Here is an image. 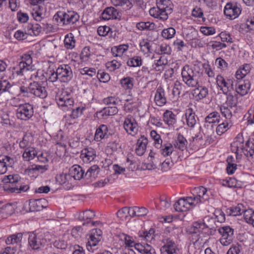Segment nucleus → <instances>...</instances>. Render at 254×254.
Returning a JSON list of instances; mask_svg holds the SVG:
<instances>
[{
	"mask_svg": "<svg viewBox=\"0 0 254 254\" xmlns=\"http://www.w3.org/2000/svg\"><path fill=\"white\" fill-rule=\"evenodd\" d=\"M36 151L33 148H26L22 156L26 161L33 159L36 155Z\"/></svg>",
	"mask_w": 254,
	"mask_h": 254,
	"instance_id": "obj_43",
	"label": "nucleus"
},
{
	"mask_svg": "<svg viewBox=\"0 0 254 254\" xmlns=\"http://www.w3.org/2000/svg\"><path fill=\"white\" fill-rule=\"evenodd\" d=\"M244 154L247 156H252L254 154V142L248 140L245 145Z\"/></svg>",
	"mask_w": 254,
	"mask_h": 254,
	"instance_id": "obj_42",
	"label": "nucleus"
},
{
	"mask_svg": "<svg viewBox=\"0 0 254 254\" xmlns=\"http://www.w3.org/2000/svg\"><path fill=\"white\" fill-rule=\"evenodd\" d=\"M163 242L164 246L160 249L161 254H178L177 246L173 239H164Z\"/></svg>",
	"mask_w": 254,
	"mask_h": 254,
	"instance_id": "obj_16",
	"label": "nucleus"
},
{
	"mask_svg": "<svg viewBox=\"0 0 254 254\" xmlns=\"http://www.w3.org/2000/svg\"><path fill=\"white\" fill-rule=\"evenodd\" d=\"M183 81L190 87H195L193 94H195L199 99L205 98L208 94V89L205 87L199 86V81L201 73L190 65H185L181 72Z\"/></svg>",
	"mask_w": 254,
	"mask_h": 254,
	"instance_id": "obj_1",
	"label": "nucleus"
},
{
	"mask_svg": "<svg viewBox=\"0 0 254 254\" xmlns=\"http://www.w3.org/2000/svg\"><path fill=\"white\" fill-rule=\"evenodd\" d=\"M111 135V134L108 131L107 126L101 125L96 130L94 139L97 141H100L102 139L109 138Z\"/></svg>",
	"mask_w": 254,
	"mask_h": 254,
	"instance_id": "obj_19",
	"label": "nucleus"
},
{
	"mask_svg": "<svg viewBox=\"0 0 254 254\" xmlns=\"http://www.w3.org/2000/svg\"><path fill=\"white\" fill-rule=\"evenodd\" d=\"M70 174L75 180H80L83 178L84 172L79 166L74 165L70 170Z\"/></svg>",
	"mask_w": 254,
	"mask_h": 254,
	"instance_id": "obj_30",
	"label": "nucleus"
},
{
	"mask_svg": "<svg viewBox=\"0 0 254 254\" xmlns=\"http://www.w3.org/2000/svg\"><path fill=\"white\" fill-rule=\"evenodd\" d=\"M56 100L58 105L63 108V110H65V108H67V109H72L73 100L70 98V95L67 94L66 92H63L60 95H57Z\"/></svg>",
	"mask_w": 254,
	"mask_h": 254,
	"instance_id": "obj_15",
	"label": "nucleus"
},
{
	"mask_svg": "<svg viewBox=\"0 0 254 254\" xmlns=\"http://www.w3.org/2000/svg\"><path fill=\"white\" fill-rule=\"evenodd\" d=\"M80 73L82 75H87L90 77H92L96 74V70L94 68L84 67L80 70Z\"/></svg>",
	"mask_w": 254,
	"mask_h": 254,
	"instance_id": "obj_62",
	"label": "nucleus"
},
{
	"mask_svg": "<svg viewBox=\"0 0 254 254\" xmlns=\"http://www.w3.org/2000/svg\"><path fill=\"white\" fill-rule=\"evenodd\" d=\"M102 231L100 229H93L90 236V240L88 242L87 246L94 247L100 241L101 239Z\"/></svg>",
	"mask_w": 254,
	"mask_h": 254,
	"instance_id": "obj_23",
	"label": "nucleus"
},
{
	"mask_svg": "<svg viewBox=\"0 0 254 254\" xmlns=\"http://www.w3.org/2000/svg\"><path fill=\"white\" fill-rule=\"evenodd\" d=\"M33 106L29 103L22 104L16 110V116L21 120H28L33 116Z\"/></svg>",
	"mask_w": 254,
	"mask_h": 254,
	"instance_id": "obj_9",
	"label": "nucleus"
},
{
	"mask_svg": "<svg viewBox=\"0 0 254 254\" xmlns=\"http://www.w3.org/2000/svg\"><path fill=\"white\" fill-rule=\"evenodd\" d=\"M236 81L233 79H225L222 75H218L216 77V83L217 85L222 91L224 94H226L234 90L235 84Z\"/></svg>",
	"mask_w": 254,
	"mask_h": 254,
	"instance_id": "obj_10",
	"label": "nucleus"
},
{
	"mask_svg": "<svg viewBox=\"0 0 254 254\" xmlns=\"http://www.w3.org/2000/svg\"><path fill=\"white\" fill-rule=\"evenodd\" d=\"M95 216V213L90 210H86L84 212H81L79 214L78 218L80 220H91Z\"/></svg>",
	"mask_w": 254,
	"mask_h": 254,
	"instance_id": "obj_44",
	"label": "nucleus"
},
{
	"mask_svg": "<svg viewBox=\"0 0 254 254\" xmlns=\"http://www.w3.org/2000/svg\"><path fill=\"white\" fill-rule=\"evenodd\" d=\"M127 45H121L112 48V53L115 57H121L125 51L128 49Z\"/></svg>",
	"mask_w": 254,
	"mask_h": 254,
	"instance_id": "obj_38",
	"label": "nucleus"
},
{
	"mask_svg": "<svg viewBox=\"0 0 254 254\" xmlns=\"http://www.w3.org/2000/svg\"><path fill=\"white\" fill-rule=\"evenodd\" d=\"M193 206H195V204L192 198L189 196L180 198L175 204L174 207L177 211L183 212L187 211Z\"/></svg>",
	"mask_w": 254,
	"mask_h": 254,
	"instance_id": "obj_13",
	"label": "nucleus"
},
{
	"mask_svg": "<svg viewBox=\"0 0 254 254\" xmlns=\"http://www.w3.org/2000/svg\"><path fill=\"white\" fill-rule=\"evenodd\" d=\"M154 24L149 22H140L136 24V28L139 30H151L154 29Z\"/></svg>",
	"mask_w": 254,
	"mask_h": 254,
	"instance_id": "obj_46",
	"label": "nucleus"
},
{
	"mask_svg": "<svg viewBox=\"0 0 254 254\" xmlns=\"http://www.w3.org/2000/svg\"><path fill=\"white\" fill-rule=\"evenodd\" d=\"M103 113L106 116H113L118 112V109L116 107L109 106L105 107L103 110Z\"/></svg>",
	"mask_w": 254,
	"mask_h": 254,
	"instance_id": "obj_58",
	"label": "nucleus"
},
{
	"mask_svg": "<svg viewBox=\"0 0 254 254\" xmlns=\"http://www.w3.org/2000/svg\"><path fill=\"white\" fill-rule=\"evenodd\" d=\"M124 127L126 131L132 135H134L138 131L137 124L131 116H128L125 119Z\"/></svg>",
	"mask_w": 254,
	"mask_h": 254,
	"instance_id": "obj_17",
	"label": "nucleus"
},
{
	"mask_svg": "<svg viewBox=\"0 0 254 254\" xmlns=\"http://www.w3.org/2000/svg\"><path fill=\"white\" fill-rule=\"evenodd\" d=\"M248 66L246 65L242 68H240L236 72L235 76L237 79H241L244 78L248 73Z\"/></svg>",
	"mask_w": 254,
	"mask_h": 254,
	"instance_id": "obj_54",
	"label": "nucleus"
},
{
	"mask_svg": "<svg viewBox=\"0 0 254 254\" xmlns=\"http://www.w3.org/2000/svg\"><path fill=\"white\" fill-rule=\"evenodd\" d=\"M133 81L132 78L127 77L121 79V83L125 89H129L133 87Z\"/></svg>",
	"mask_w": 254,
	"mask_h": 254,
	"instance_id": "obj_53",
	"label": "nucleus"
},
{
	"mask_svg": "<svg viewBox=\"0 0 254 254\" xmlns=\"http://www.w3.org/2000/svg\"><path fill=\"white\" fill-rule=\"evenodd\" d=\"M33 141V137L30 133H25L22 140L19 142V146L21 148H25L29 146Z\"/></svg>",
	"mask_w": 254,
	"mask_h": 254,
	"instance_id": "obj_33",
	"label": "nucleus"
},
{
	"mask_svg": "<svg viewBox=\"0 0 254 254\" xmlns=\"http://www.w3.org/2000/svg\"><path fill=\"white\" fill-rule=\"evenodd\" d=\"M15 72L18 75H23L27 71L35 70V66L32 64V59L29 54H24L21 57V61L15 68Z\"/></svg>",
	"mask_w": 254,
	"mask_h": 254,
	"instance_id": "obj_6",
	"label": "nucleus"
},
{
	"mask_svg": "<svg viewBox=\"0 0 254 254\" xmlns=\"http://www.w3.org/2000/svg\"><path fill=\"white\" fill-rule=\"evenodd\" d=\"M220 115L217 112H214L209 114L205 118V122L209 123H216L220 122Z\"/></svg>",
	"mask_w": 254,
	"mask_h": 254,
	"instance_id": "obj_45",
	"label": "nucleus"
},
{
	"mask_svg": "<svg viewBox=\"0 0 254 254\" xmlns=\"http://www.w3.org/2000/svg\"><path fill=\"white\" fill-rule=\"evenodd\" d=\"M13 208L11 204H6L0 208V215L2 218H6L12 214Z\"/></svg>",
	"mask_w": 254,
	"mask_h": 254,
	"instance_id": "obj_41",
	"label": "nucleus"
},
{
	"mask_svg": "<svg viewBox=\"0 0 254 254\" xmlns=\"http://www.w3.org/2000/svg\"><path fill=\"white\" fill-rule=\"evenodd\" d=\"M204 229L203 224L202 222H194L191 227L190 228V233H191L196 237H198L200 235V233ZM198 238H196L195 241H197Z\"/></svg>",
	"mask_w": 254,
	"mask_h": 254,
	"instance_id": "obj_29",
	"label": "nucleus"
},
{
	"mask_svg": "<svg viewBox=\"0 0 254 254\" xmlns=\"http://www.w3.org/2000/svg\"><path fill=\"white\" fill-rule=\"evenodd\" d=\"M122 65L120 62H118L117 60H113L111 62H108L106 64L107 68L111 71H113L119 68Z\"/></svg>",
	"mask_w": 254,
	"mask_h": 254,
	"instance_id": "obj_52",
	"label": "nucleus"
},
{
	"mask_svg": "<svg viewBox=\"0 0 254 254\" xmlns=\"http://www.w3.org/2000/svg\"><path fill=\"white\" fill-rule=\"evenodd\" d=\"M161 147L160 151L164 156L170 155L173 151V147L171 144H165Z\"/></svg>",
	"mask_w": 254,
	"mask_h": 254,
	"instance_id": "obj_56",
	"label": "nucleus"
},
{
	"mask_svg": "<svg viewBox=\"0 0 254 254\" xmlns=\"http://www.w3.org/2000/svg\"><path fill=\"white\" fill-rule=\"evenodd\" d=\"M47 241L45 238V234L42 232L38 233H30L28 237V245L33 250H39L43 247Z\"/></svg>",
	"mask_w": 254,
	"mask_h": 254,
	"instance_id": "obj_7",
	"label": "nucleus"
},
{
	"mask_svg": "<svg viewBox=\"0 0 254 254\" xmlns=\"http://www.w3.org/2000/svg\"><path fill=\"white\" fill-rule=\"evenodd\" d=\"M210 194H211L210 190H207L205 188L200 186L193 189L192 196L190 197L196 205L199 203L208 200Z\"/></svg>",
	"mask_w": 254,
	"mask_h": 254,
	"instance_id": "obj_8",
	"label": "nucleus"
},
{
	"mask_svg": "<svg viewBox=\"0 0 254 254\" xmlns=\"http://www.w3.org/2000/svg\"><path fill=\"white\" fill-rule=\"evenodd\" d=\"M64 43L65 47L67 49H72L75 46V41L74 37L71 35L70 36L66 35L64 40Z\"/></svg>",
	"mask_w": 254,
	"mask_h": 254,
	"instance_id": "obj_50",
	"label": "nucleus"
},
{
	"mask_svg": "<svg viewBox=\"0 0 254 254\" xmlns=\"http://www.w3.org/2000/svg\"><path fill=\"white\" fill-rule=\"evenodd\" d=\"M167 62L164 63L162 61L161 59L160 58L157 61V62L154 63L152 66L153 68L157 71H161L163 70L165 65L166 64Z\"/></svg>",
	"mask_w": 254,
	"mask_h": 254,
	"instance_id": "obj_64",
	"label": "nucleus"
},
{
	"mask_svg": "<svg viewBox=\"0 0 254 254\" xmlns=\"http://www.w3.org/2000/svg\"><path fill=\"white\" fill-rule=\"evenodd\" d=\"M48 201L44 198L35 199L29 202V209L32 211H39L47 207Z\"/></svg>",
	"mask_w": 254,
	"mask_h": 254,
	"instance_id": "obj_18",
	"label": "nucleus"
},
{
	"mask_svg": "<svg viewBox=\"0 0 254 254\" xmlns=\"http://www.w3.org/2000/svg\"><path fill=\"white\" fill-rule=\"evenodd\" d=\"M209 45L211 47L212 49L215 50L216 51L221 50L224 48H226L227 46L225 44L217 41L210 42L209 43Z\"/></svg>",
	"mask_w": 254,
	"mask_h": 254,
	"instance_id": "obj_63",
	"label": "nucleus"
},
{
	"mask_svg": "<svg viewBox=\"0 0 254 254\" xmlns=\"http://www.w3.org/2000/svg\"><path fill=\"white\" fill-rule=\"evenodd\" d=\"M7 86V88L6 89V92H8L9 93L15 95H19L21 93L23 95V92L21 91V88L23 87H26L24 86L18 87L16 85H11L8 81V85Z\"/></svg>",
	"mask_w": 254,
	"mask_h": 254,
	"instance_id": "obj_39",
	"label": "nucleus"
},
{
	"mask_svg": "<svg viewBox=\"0 0 254 254\" xmlns=\"http://www.w3.org/2000/svg\"><path fill=\"white\" fill-rule=\"evenodd\" d=\"M141 59L139 56H134V57L129 59L127 62V64L129 66L136 67L139 66L141 65Z\"/></svg>",
	"mask_w": 254,
	"mask_h": 254,
	"instance_id": "obj_48",
	"label": "nucleus"
},
{
	"mask_svg": "<svg viewBox=\"0 0 254 254\" xmlns=\"http://www.w3.org/2000/svg\"><path fill=\"white\" fill-rule=\"evenodd\" d=\"M224 13L230 19H234L240 14L241 9L237 3L228 2L224 7Z\"/></svg>",
	"mask_w": 254,
	"mask_h": 254,
	"instance_id": "obj_14",
	"label": "nucleus"
},
{
	"mask_svg": "<svg viewBox=\"0 0 254 254\" xmlns=\"http://www.w3.org/2000/svg\"><path fill=\"white\" fill-rule=\"evenodd\" d=\"M154 100L158 106H162L166 103L167 100L165 96L164 89L159 87L157 88L154 98Z\"/></svg>",
	"mask_w": 254,
	"mask_h": 254,
	"instance_id": "obj_26",
	"label": "nucleus"
},
{
	"mask_svg": "<svg viewBox=\"0 0 254 254\" xmlns=\"http://www.w3.org/2000/svg\"><path fill=\"white\" fill-rule=\"evenodd\" d=\"M244 217L246 222L254 227V211L252 209H245Z\"/></svg>",
	"mask_w": 254,
	"mask_h": 254,
	"instance_id": "obj_40",
	"label": "nucleus"
},
{
	"mask_svg": "<svg viewBox=\"0 0 254 254\" xmlns=\"http://www.w3.org/2000/svg\"><path fill=\"white\" fill-rule=\"evenodd\" d=\"M21 91L25 97H30V95H33L38 98L44 99L48 95L45 87L35 81L30 83L28 87L22 88Z\"/></svg>",
	"mask_w": 254,
	"mask_h": 254,
	"instance_id": "obj_4",
	"label": "nucleus"
},
{
	"mask_svg": "<svg viewBox=\"0 0 254 254\" xmlns=\"http://www.w3.org/2000/svg\"><path fill=\"white\" fill-rule=\"evenodd\" d=\"M23 237V234L18 233L9 236L5 240L7 245H12L20 242Z\"/></svg>",
	"mask_w": 254,
	"mask_h": 254,
	"instance_id": "obj_36",
	"label": "nucleus"
},
{
	"mask_svg": "<svg viewBox=\"0 0 254 254\" xmlns=\"http://www.w3.org/2000/svg\"><path fill=\"white\" fill-rule=\"evenodd\" d=\"M245 209L242 204H238L236 206L231 207L230 210L233 215L237 216L244 213Z\"/></svg>",
	"mask_w": 254,
	"mask_h": 254,
	"instance_id": "obj_51",
	"label": "nucleus"
},
{
	"mask_svg": "<svg viewBox=\"0 0 254 254\" xmlns=\"http://www.w3.org/2000/svg\"><path fill=\"white\" fill-rule=\"evenodd\" d=\"M97 77L100 82L104 83L107 82L110 79L109 74L102 70H98Z\"/></svg>",
	"mask_w": 254,
	"mask_h": 254,
	"instance_id": "obj_55",
	"label": "nucleus"
},
{
	"mask_svg": "<svg viewBox=\"0 0 254 254\" xmlns=\"http://www.w3.org/2000/svg\"><path fill=\"white\" fill-rule=\"evenodd\" d=\"M100 168L97 165H93L90 167L85 174L87 179H95L99 174Z\"/></svg>",
	"mask_w": 254,
	"mask_h": 254,
	"instance_id": "obj_32",
	"label": "nucleus"
},
{
	"mask_svg": "<svg viewBox=\"0 0 254 254\" xmlns=\"http://www.w3.org/2000/svg\"><path fill=\"white\" fill-rule=\"evenodd\" d=\"M148 143L147 138L144 135L137 139L135 152L137 155L142 156L145 153L146 149V146Z\"/></svg>",
	"mask_w": 254,
	"mask_h": 254,
	"instance_id": "obj_21",
	"label": "nucleus"
},
{
	"mask_svg": "<svg viewBox=\"0 0 254 254\" xmlns=\"http://www.w3.org/2000/svg\"><path fill=\"white\" fill-rule=\"evenodd\" d=\"M111 1L114 5L123 6L125 10L129 9L132 7V4L129 0H111Z\"/></svg>",
	"mask_w": 254,
	"mask_h": 254,
	"instance_id": "obj_35",
	"label": "nucleus"
},
{
	"mask_svg": "<svg viewBox=\"0 0 254 254\" xmlns=\"http://www.w3.org/2000/svg\"><path fill=\"white\" fill-rule=\"evenodd\" d=\"M121 239L124 241L125 245H126V248H130L134 246L135 244H134V241L132 240L131 238L126 234H123L121 236Z\"/></svg>",
	"mask_w": 254,
	"mask_h": 254,
	"instance_id": "obj_57",
	"label": "nucleus"
},
{
	"mask_svg": "<svg viewBox=\"0 0 254 254\" xmlns=\"http://www.w3.org/2000/svg\"><path fill=\"white\" fill-rule=\"evenodd\" d=\"M59 80L62 82H68L71 80L73 73L70 66L68 64H62L57 68Z\"/></svg>",
	"mask_w": 254,
	"mask_h": 254,
	"instance_id": "obj_12",
	"label": "nucleus"
},
{
	"mask_svg": "<svg viewBox=\"0 0 254 254\" xmlns=\"http://www.w3.org/2000/svg\"><path fill=\"white\" fill-rule=\"evenodd\" d=\"M226 103L231 108L235 107L237 104V98L230 93L227 97Z\"/></svg>",
	"mask_w": 254,
	"mask_h": 254,
	"instance_id": "obj_61",
	"label": "nucleus"
},
{
	"mask_svg": "<svg viewBox=\"0 0 254 254\" xmlns=\"http://www.w3.org/2000/svg\"><path fill=\"white\" fill-rule=\"evenodd\" d=\"M135 249L142 254H156V252L151 246L148 244H135Z\"/></svg>",
	"mask_w": 254,
	"mask_h": 254,
	"instance_id": "obj_25",
	"label": "nucleus"
},
{
	"mask_svg": "<svg viewBox=\"0 0 254 254\" xmlns=\"http://www.w3.org/2000/svg\"><path fill=\"white\" fill-rule=\"evenodd\" d=\"M215 222V218L207 216L204 218L202 223L203 224L204 228H206L212 230L216 227Z\"/></svg>",
	"mask_w": 254,
	"mask_h": 254,
	"instance_id": "obj_37",
	"label": "nucleus"
},
{
	"mask_svg": "<svg viewBox=\"0 0 254 254\" xmlns=\"http://www.w3.org/2000/svg\"><path fill=\"white\" fill-rule=\"evenodd\" d=\"M185 116L187 125L190 127H194L196 123V116L192 109L189 108L187 110Z\"/></svg>",
	"mask_w": 254,
	"mask_h": 254,
	"instance_id": "obj_27",
	"label": "nucleus"
},
{
	"mask_svg": "<svg viewBox=\"0 0 254 254\" xmlns=\"http://www.w3.org/2000/svg\"><path fill=\"white\" fill-rule=\"evenodd\" d=\"M232 150L236 153H244L245 146L243 139H236L231 144Z\"/></svg>",
	"mask_w": 254,
	"mask_h": 254,
	"instance_id": "obj_31",
	"label": "nucleus"
},
{
	"mask_svg": "<svg viewBox=\"0 0 254 254\" xmlns=\"http://www.w3.org/2000/svg\"><path fill=\"white\" fill-rule=\"evenodd\" d=\"M120 17V13L113 7H107L102 13V17L104 20L118 19Z\"/></svg>",
	"mask_w": 254,
	"mask_h": 254,
	"instance_id": "obj_20",
	"label": "nucleus"
},
{
	"mask_svg": "<svg viewBox=\"0 0 254 254\" xmlns=\"http://www.w3.org/2000/svg\"><path fill=\"white\" fill-rule=\"evenodd\" d=\"M45 23L42 22L41 24L36 23L35 24H29L28 29L32 31L33 33L35 35H38L41 31V29L44 28Z\"/></svg>",
	"mask_w": 254,
	"mask_h": 254,
	"instance_id": "obj_47",
	"label": "nucleus"
},
{
	"mask_svg": "<svg viewBox=\"0 0 254 254\" xmlns=\"http://www.w3.org/2000/svg\"><path fill=\"white\" fill-rule=\"evenodd\" d=\"M175 115L172 111L167 110L163 115L164 121L168 125H173L176 123Z\"/></svg>",
	"mask_w": 254,
	"mask_h": 254,
	"instance_id": "obj_34",
	"label": "nucleus"
},
{
	"mask_svg": "<svg viewBox=\"0 0 254 254\" xmlns=\"http://www.w3.org/2000/svg\"><path fill=\"white\" fill-rule=\"evenodd\" d=\"M242 248L241 245H233L228 251L227 254H241Z\"/></svg>",
	"mask_w": 254,
	"mask_h": 254,
	"instance_id": "obj_59",
	"label": "nucleus"
},
{
	"mask_svg": "<svg viewBox=\"0 0 254 254\" xmlns=\"http://www.w3.org/2000/svg\"><path fill=\"white\" fill-rule=\"evenodd\" d=\"M79 15L73 11H58L54 16V18L59 24L68 25L73 24L79 19Z\"/></svg>",
	"mask_w": 254,
	"mask_h": 254,
	"instance_id": "obj_5",
	"label": "nucleus"
},
{
	"mask_svg": "<svg viewBox=\"0 0 254 254\" xmlns=\"http://www.w3.org/2000/svg\"><path fill=\"white\" fill-rule=\"evenodd\" d=\"M21 178L17 174L5 176L2 180L4 183L3 190L5 191L11 193H21L28 190V185H22L20 182Z\"/></svg>",
	"mask_w": 254,
	"mask_h": 254,
	"instance_id": "obj_3",
	"label": "nucleus"
},
{
	"mask_svg": "<svg viewBox=\"0 0 254 254\" xmlns=\"http://www.w3.org/2000/svg\"><path fill=\"white\" fill-rule=\"evenodd\" d=\"M187 144L188 141L187 139L180 133L178 135L177 138L174 142V146L182 151L186 149Z\"/></svg>",
	"mask_w": 254,
	"mask_h": 254,
	"instance_id": "obj_28",
	"label": "nucleus"
},
{
	"mask_svg": "<svg viewBox=\"0 0 254 254\" xmlns=\"http://www.w3.org/2000/svg\"><path fill=\"white\" fill-rule=\"evenodd\" d=\"M176 33L175 29L173 27H170L164 29L162 32V36L166 39H171Z\"/></svg>",
	"mask_w": 254,
	"mask_h": 254,
	"instance_id": "obj_49",
	"label": "nucleus"
},
{
	"mask_svg": "<svg viewBox=\"0 0 254 254\" xmlns=\"http://www.w3.org/2000/svg\"><path fill=\"white\" fill-rule=\"evenodd\" d=\"M218 231L222 236L220 242L222 245L227 246L232 242L234 238L233 229L227 226L220 227Z\"/></svg>",
	"mask_w": 254,
	"mask_h": 254,
	"instance_id": "obj_11",
	"label": "nucleus"
},
{
	"mask_svg": "<svg viewBox=\"0 0 254 254\" xmlns=\"http://www.w3.org/2000/svg\"><path fill=\"white\" fill-rule=\"evenodd\" d=\"M236 92L241 96L247 94L250 89L251 84L249 81H240L238 84L235 83Z\"/></svg>",
	"mask_w": 254,
	"mask_h": 254,
	"instance_id": "obj_22",
	"label": "nucleus"
},
{
	"mask_svg": "<svg viewBox=\"0 0 254 254\" xmlns=\"http://www.w3.org/2000/svg\"><path fill=\"white\" fill-rule=\"evenodd\" d=\"M95 151L92 148H86L81 152L80 157L86 163L90 162L95 157Z\"/></svg>",
	"mask_w": 254,
	"mask_h": 254,
	"instance_id": "obj_24",
	"label": "nucleus"
},
{
	"mask_svg": "<svg viewBox=\"0 0 254 254\" xmlns=\"http://www.w3.org/2000/svg\"><path fill=\"white\" fill-rule=\"evenodd\" d=\"M229 128V125L228 123H223L219 125L216 128V132L218 135H221Z\"/></svg>",
	"mask_w": 254,
	"mask_h": 254,
	"instance_id": "obj_60",
	"label": "nucleus"
},
{
	"mask_svg": "<svg viewBox=\"0 0 254 254\" xmlns=\"http://www.w3.org/2000/svg\"><path fill=\"white\" fill-rule=\"evenodd\" d=\"M157 7L150 9V15L154 18H158L163 21L168 18V15L173 10L174 4L171 0H156Z\"/></svg>",
	"mask_w": 254,
	"mask_h": 254,
	"instance_id": "obj_2",
	"label": "nucleus"
}]
</instances>
